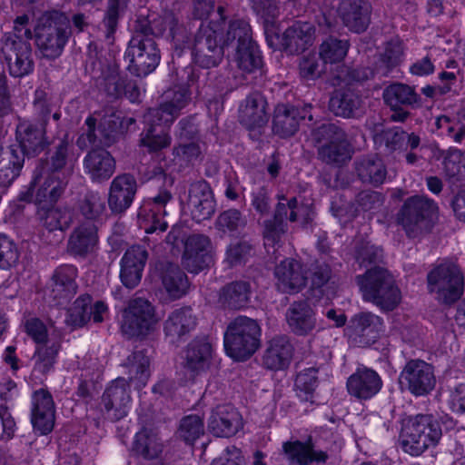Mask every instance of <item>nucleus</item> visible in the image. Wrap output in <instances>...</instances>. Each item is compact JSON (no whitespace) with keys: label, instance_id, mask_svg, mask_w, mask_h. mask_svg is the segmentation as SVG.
<instances>
[{"label":"nucleus","instance_id":"f03ea898","mask_svg":"<svg viewBox=\"0 0 465 465\" xmlns=\"http://www.w3.org/2000/svg\"><path fill=\"white\" fill-rule=\"evenodd\" d=\"M71 35L68 17L60 11L51 10L43 13L34 28L35 45L44 58H58Z\"/></svg>","mask_w":465,"mask_h":465},{"label":"nucleus","instance_id":"c85d7f7f","mask_svg":"<svg viewBox=\"0 0 465 465\" xmlns=\"http://www.w3.org/2000/svg\"><path fill=\"white\" fill-rule=\"evenodd\" d=\"M62 349V337L53 334L45 343L37 345L33 355L32 376L41 383L54 371L59 351Z\"/></svg>","mask_w":465,"mask_h":465},{"label":"nucleus","instance_id":"2f4dec72","mask_svg":"<svg viewBox=\"0 0 465 465\" xmlns=\"http://www.w3.org/2000/svg\"><path fill=\"white\" fill-rule=\"evenodd\" d=\"M147 258L143 246L134 245L126 250L120 262V279L126 288L134 289L140 283Z\"/></svg>","mask_w":465,"mask_h":465},{"label":"nucleus","instance_id":"a18cd8bd","mask_svg":"<svg viewBox=\"0 0 465 465\" xmlns=\"http://www.w3.org/2000/svg\"><path fill=\"white\" fill-rule=\"evenodd\" d=\"M351 323L353 333L362 338L365 343H373L384 331L383 320L370 312L355 314Z\"/></svg>","mask_w":465,"mask_h":465},{"label":"nucleus","instance_id":"7ed1b4c3","mask_svg":"<svg viewBox=\"0 0 465 465\" xmlns=\"http://www.w3.org/2000/svg\"><path fill=\"white\" fill-rule=\"evenodd\" d=\"M355 282L362 299L373 303L382 312H391L401 302V291L393 276L385 268L374 266L363 274L357 275Z\"/></svg>","mask_w":465,"mask_h":465},{"label":"nucleus","instance_id":"b1692460","mask_svg":"<svg viewBox=\"0 0 465 465\" xmlns=\"http://www.w3.org/2000/svg\"><path fill=\"white\" fill-rule=\"evenodd\" d=\"M188 208L197 223L210 219L215 212V200L210 184L205 180L192 183L188 191Z\"/></svg>","mask_w":465,"mask_h":465},{"label":"nucleus","instance_id":"f3484780","mask_svg":"<svg viewBox=\"0 0 465 465\" xmlns=\"http://www.w3.org/2000/svg\"><path fill=\"white\" fill-rule=\"evenodd\" d=\"M16 141L20 148H15L23 156L35 157L44 152L50 142L46 136V127L35 120L19 118L15 130Z\"/></svg>","mask_w":465,"mask_h":465},{"label":"nucleus","instance_id":"20e7f679","mask_svg":"<svg viewBox=\"0 0 465 465\" xmlns=\"http://www.w3.org/2000/svg\"><path fill=\"white\" fill-rule=\"evenodd\" d=\"M278 201L273 216L263 222V238L265 246H275L287 232V221H301L303 224L311 223L314 217L312 204L299 203L295 196L288 198L284 193L276 195Z\"/></svg>","mask_w":465,"mask_h":465},{"label":"nucleus","instance_id":"58836bf2","mask_svg":"<svg viewBox=\"0 0 465 465\" xmlns=\"http://www.w3.org/2000/svg\"><path fill=\"white\" fill-rule=\"evenodd\" d=\"M315 27L308 22L297 21L282 34L281 45L290 54H299L312 45Z\"/></svg>","mask_w":465,"mask_h":465},{"label":"nucleus","instance_id":"ea45409f","mask_svg":"<svg viewBox=\"0 0 465 465\" xmlns=\"http://www.w3.org/2000/svg\"><path fill=\"white\" fill-rule=\"evenodd\" d=\"M420 141V135L415 133L409 134L399 126L382 130L374 137L375 143L384 147V150L390 153L408 148L411 151L416 150Z\"/></svg>","mask_w":465,"mask_h":465},{"label":"nucleus","instance_id":"cd10ccee","mask_svg":"<svg viewBox=\"0 0 465 465\" xmlns=\"http://www.w3.org/2000/svg\"><path fill=\"white\" fill-rule=\"evenodd\" d=\"M32 424L41 435L50 433L54 426L55 407L52 394L39 389L32 395Z\"/></svg>","mask_w":465,"mask_h":465},{"label":"nucleus","instance_id":"8fccbe9b","mask_svg":"<svg viewBox=\"0 0 465 465\" xmlns=\"http://www.w3.org/2000/svg\"><path fill=\"white\" fill-rule=\"evenodd\" d=\"M129 1L130 0H108L104 16L99 24V31L109 45H113L114 42V34L118 27L119 19L124 14Z\"/></svg>","mask_w":465,"mask_h":465},{"label":"nucleus","instance_id":"37998d69","mask_svg":"<svg viewBox=\"0 0 465 465\" xmlns=\"http://www.w3.org/2000/svg\"><path fill=\"white\" fill-rule=\"evenodd\" d=\"M177 25V20L174 15L171 12L164 13L150 19L147 16L139 15L134 22V32L145 36L154 37L161 36L166 30H169L173 38L175 40L176 35L174 29Z\"/></svg>","mask_w":465,"mask_h":465},{"label":"nucleus","instance_id":"0eeeda50","mask_svg":"<svg viewBox=\"0 0 465 465\" xmlns=\"http://www.w3.org/2000/svg\"><path fill=\"white\" fill-rule=\"evenodd\" d=\"M427 288L439 302L453 304L464 292V276L460 266L450 261L440 262L427 274Z\"/></svg>","mask_w":465,"mask_h":465},{"label":"nucleus","instance_id":"49530a36","mask_svg":"<svg viewBox=\"0 0 465 465\" xmlns=\"http://www.w3.org/2000/svg\"><path fill=\"white\" fill-rule=\"evenodd\" d=\"M252 288L246 281H235L223 286L219 293V302L232 310H240L248 304Z\"/></svg>","mask_w":465,"mask_h":465},{"label":"nucleus","instance_id":"f704fd0d","mask_svg":"<svg viewBox=\"0 0 465 465\" xmlns=\"http://www.w3.org/2000/svg\"><path fill=\"white\" fill-rule=\"evenodd\" d=\"M293 346L286 335H276L266 342L262 357V366L272 371L287 368L293 355Z\"/></svg>","mask_w":465,"mask_h":465},{"label":"nucleus","instance_id":"4468645a","mask_svg":"<svg viewBox=\"0 0 465 465\" xmlns=\"http://www.w3.org/2000/svg\"><path fill=\"white\" fill-rule=\"evenodd\" d=\"M78 275L77 268L73 264H62L53 272L45 289V295L54 306L67 304L76 294Z\"/></svg>","mask_w":465,"mask_h":465},{"label":"nucleus","instance_id":"6ab92c4d","mask_svg":"<svg viewBox=\"0 0 465 465\" xmlns=\"http://www.w3.org/2000/svg\"><path fill=\"white\" fill-rule=\"evenodd\" d=\"M173 199V194L166 188H162L154 195L146 199L139 210V217L147 224L144 226L146 233L157 231H166L168 224L163 220L166 215L165 206Z\"/></svg>","mask_w":465,"mask_h":465},{"label":"nucleus","instance_id":"e433bc0d","mask_svg":"<svg viewBox=\"0 0 465 465\" xmlns=\"http://www.w3.org/2000/svg\"><path fill=\"white\" fill-rule=\"evenodd\" d=\"M354 172L358 179L366 184L379 187L384 183L388 170L383 159L378 154H367L357 157L353 162Z\"/></svg>","mask_w":465,"mask_h":465},{"label":"nucleus","instance_id":"a19ab883","mask_svg":"<svg viewBox=\"0 0 465 465\" xmlns=\"http://www.w3.org/2000/svg\"><path fill=\"white\" fill-rule=\"evenodd\" d=\"M85 173L93 182L101 183L108 180L115 171V161L104 149H93L84 159Z\"/></svg>","mask_w":465,"mask_h":465},{"label":"nucleus","instance_id":"7c9ffc66","mask_svg":"<svg viewBox=\"0 0 465 465\" xmlns=\"http://www.w3.org/2000/svg\"><path fill=\"white\" fill-rule=\"evenodd\" d=\"M268 103L259 92H252L246 96L239 106V121L249 130L261 129L269 121Z\"/></svg>","mask_w":465,"mask_h":465},{"label":"nucleus","instance_id":"4c0bfd02","mask_svg":"<svg viewBox=\"0 0 465 465\" xmlns=\"http://www.w3.org/2000/svg\"><path fill=\"white\" fill-rule=\"evenodd\" d=\"M38 177L36 185L38 188L35 194V203L38 205H54L63 195L67 185V182L62 179L58 173L35 171V175Z\"/></svg>","mask_w":465,"mask_h":465},{"label":"nucleus","instance_id":"a211bd4d","mask_svg":"<svg viewBox=\"0 0 465 465\" xmlns=\"http://www.w3.org/2000/svg\"><path fill=\"white\" fill-rule=\"evenodd\" d=\"M282 451L290 465L323 464L329 459L326 450L320 449L317 440L309 436L305 441L289 440L282 443Z\"/></svg>","mask_w":465,"mask_h":465},{"label":"nucleus","instance_id":"a878e982","mask_svg":"<svg viewBox=\"0 0 465 465\" xmlns=\"http://www.w3.org/2000/svg\"><path fill=\"white\" fill-rule=\"evenodd\" d=\"M382 388L381 376L372 369L358 368L346 381V389L351 397L359 401H368L379 393Z\"/></svg>","mask_w":465,"mask_h":465},{"label":"nucleus","instance_id":"13d9d810","mask_svg":"<svg viewBox=\"0 0 465 465\" xmlns=\"http://www.w3.org/2000/svg\"><path fill=\"white\" fill-rule=\"evenodd\" d=\"M77 209L87 222L96 221L106 211L105 201L97 191H87L78 201Z\"/></svg>","mask_w":465,"mask_h":465},{"label":"nucleus","instance_id":"c9c22d12","mask_svg":"<svg viewBox=\"0 0 465 465\" xmlns=\"http://www.w3.org/2000/svg\"><path fill=\"white\" fill-rule=\"evenodd\" d=\"M97 231V226L92 222L78 224L68 238L67 252L79 258H85L94 252L98 243Z\"/></svg>","mask_w":465,"mask_h":465},{"label":"nucleus","instance_id":"864d4df0","mask_svg":"<svg viewBox=\"0 0 465 465\" xmlns=\"http://www.w3.org/2000/svg\"><path fill=\"white\" fill-rule=\"evenodd\" d=\"M383 99L391 109L401 106L414 107L420 101V97L414 89L404 84H393L383 91Z\"/></svg>","mask_w":465,"mask_h":465},{"label":"nucleus","instance_id":"2eb2a0df","mask_svg":"<svg viewBox=\"0 0 465 465\" xmlns=\"http://www.w3.org/2000/svg\"><path fill=\"white\" fill-rule=\"evenodd\" d=\"M213 345L206 337H195L181 351L180 364L185 375L194 380L210 367Z\"/></svg>","mask_w":465,"mask_h":465},{"label":"nucleus","instance_id":"f8f14e48","mask_svg":"<svg viewBox=\"0 0 465 465\" xmlns=\"http://www.w3.org/2000/svg\"><path fill=\"white\" fill-rule=\"evenodd\" d=\"M215 26L202 25L194 36L193 60L203 68L217 66L223 57V34Z\"/></svg>","mask_w":465,"mask_h":465},{"label":"nucleus","instance_id":"dca6fc26","mask_svg":"<svg viewBox=\"0 0 465 465\" xmlns=\"http://www.w3.org/2000/svg\"><path fill=\"white\" fill-rule=\"evenodd\" d=\"M400 383L414 396L427 395L436 383L433 368L422 360H410L400 374Z\"/></svg>","mask_w":465,"mask_h":465},{"label":"nucleus","instance_id":"1a4fd4ad","mask_svg":"<svg viewBox=\"0 0 465 465\" xmlns=\"http://www.w3.org/2000/svg\"><path fill=\"white\" fill-rule=\"evenodd\" d=\"M158 322L153 303L145 298L134 297L122 312L121 331L129 339H144L154 331Z\"/></svg>","mask_w":465,"mask_h":465},{"label":"nucleus","instance_id":"338daca9","mask_svg":"<svg viewBox=\"0 0 465 465\" xmlns=\"http://www.w3.org/2000/svg\"><path fill=\"white\" fill-rule=\"evenodd\" d=\"M252 247L248 242L234 241L226 249L224 262L231 268L242 265L252 256Z\"/></svg>","mask_w":465,"mask_h":465},{"label":"nucleus","instance_id":"9b49d317","mask_svg":"<svg viewBox=\"0 0 465 465\" xmlns=\"http://www.w3.org/2000/svg\"><path fill=\"white\" fill-rule=\"evenodd\" d=\"M92 45H89L88 55L85 60V72L92 78L100 81L99 85L113 98L121 97L128 85H131L126 76L122 75L120 68L115 64H105L98 56L97 53L91 50Z\"/></svg>","mask_w":465,"mask_h":465},{"label":"nucleus","instance_id":"412c9836","mask_svg":"<svg viewBox=\"0 0 465 465\" xmlns=\"http://www.w3.org/2000/svg\"><path fill=\"white\" fill-rule=\"evenodd\" d=\"M102 404L108 419L117 421L124 418L131 406L130 387L127 381L118 378L104 391Z\"/></svg>","mask_w":465,"mask_h":465},{"label":"nucleus","instance_id":"e2e57ef3","mask_svg":"<svg viewBox=\"0 0 465 465\" xmlns=\"http://www.w3.org/2000/svg\"><path fill=\"white\" fill-rule=\"evenodd\" d=\"M20 249L17 243L5 233H0V269L10 270L19 262Z\"/></svg>","mask_w":465,"mask_h":465},{"label":"nucleus","instance_id":"ddd939ff","mask_svg":"<svg viewBox=\"0 0 465 465\" xmlns=\"http://www.w3.org/2000/svg\"><path fill=\"white\" fill-rule=\"evenodd\" d=\"M191 101V93L187 86L177 85L164 92L162 103L147 110V117L153 123H164L170 127L181 112Z\"/></svg>","mask_w":465,"mask_h":465},{"label":"nucleus","instance_id":"5fc2aeb1","mask_svg":"<svg viewBox=\"0 0 465 465\" xmlns=\"http://www.w3.org/2000/svg\"><path fill=\"white\" fill-rule=\"evenodd\" d=\"M128 369L130 381H135L136 386L144 387L150 377V359L145 350L135 351L130 354L124 363Z\"/></svg>","mask_w":465,"mask_h":465},{"label":"nucleus","instance_id":"39448f33","mask_svg":"<svg viewBox=\"0 0 465 465\" xmlns=\"http://www.w3.org/2000/svg\"><path fill=\"white\" fill-rule=\"evenodd\" d=\"M436 203L424 196L409 197L397 213L396 221L410 238L430 232L438 218Z\"/></svg>","mask_w":465,"mask_h":465},{"label":"nucleus","instance_id":"c756f323","mask_svg":"<svg viewBox=\"0 0 465 465\" xmlns=\"http://www.w3.org/2000/svg\"><path fill=\"white\" fill-rule=\"evenodd\" d=\"M242 428L239 411L231 404L216 406L208 420V429L216 437H232Z\"/></svg>","mask_w":465,"mask_h":465},{"label":"nucleus","instance_id":"774afa93","mask_svg":"<svg viewBox=\"0 0 465 465\" xmlns=\"http://www.w3.org/2000/svg\"><path fill=\"white\" fill-rule=\"evenodd\" d=\"M172 154L177 164L186 166L200 158L202 150L195 142H179L173 146Z\"/></svg>","mask_w":465,"mask_h":465},{"label":"nucleus","instance_id":"69168bd1","mask_svg":"<svg viewBox=\"0 0 465 465\" xmlns=\"http://www.w3.org/2000/svg\"><path fill=\"white\" fill-rule=\"evenodd\" d=\"M252 41V30L247 21L233 19L230 22L224 45H230L235 42L236 45H242Z\"/></svg>","mask_w":465,"mask_h":465},{"label":"nucleus","instance_id":"bf43d9fd","mask_svg":"<svg viewBox=\"0 0 465 465\" xmlns=\"http://www.w3.org/2000/svg\"><path fill=\"white\" fill-rule=\"evenodd\" d=\"M349 46L350 44L347 40L330 36L322 43L319 54L325 64L340 63L346 56Z\"/></svg>","mask_w":465,"mask_h":465},{"label":"nucleus","instance_id":"c03bdc74","mask_svg":"<svg viewBox=\"0 0 465 465\" xmlns=\"http://www.w3.org/2000/svg\"><path fill=\"white\" fill-rule=\"evenodd\" d=\"M145 128L141 134L140 145L145 147L149 153H158L168 148L172 143V137L164 123H153L144 114Z\"/></svg>","mask_w":465,"mask_h":465},{"label":"nucleus","instance_id":"72a5a7b5","mask_svg":"<svg viewBox=\"0 0 465 465\" xmlns=\"http://www.w3.org/2000/svg\"><path fill=\"white\" fill-rule=\"evenodd\" d=\"M274 275L277 288L287 293L300 292L307 282L306 271L295 259L288 258L275 266Z\"/></svg>","mask_w":465,"mask_h":465},{"label":"nucleus","instance_id":"9d476101","mask_svg":"<svg viewBox=\"0 0 465 465\" xmlns=\"http://www.w3.org/2000/svg\"><path fill=\"white\" fill-rule=\"evenodd\" d=\"M160 50L151 36L134 32L124 53L127 70L137 77L146 76L158 66Z\"/></svg>","mask_w":465,"mask_h":465},{"label":"nucleus","instance_id":"0e129e2a","mask_svg":"<svg viewBox=\"0 0 465 465\" xmlns=\"http://www.w3.org/2000/svg\"><path fill=\"white\" fill-rule=\"evenodd\" d=\"M383 252L380 247L370 242H357L354 250V259L361 268L376 264L382 260Z\"/></svg>","mask_w":465,"mask_h":465},{"label":"nucleus","instance_id":"bb28decb","mask_svg":"<svg viewBox=\"0 0 465 465\" xmlns=\"http://www.w3.org/2000/svg\"><path fill=\"white\" fill-rule=\"evenodd\" d=\"M197 326V317L193 309L184 306L173 310L163 322V333L169 342L183 341Z\"/></svg>","mask_w":465,"mask_h":465},{"label":"nucleus","instance_id":"052dcab7","mask_svg":"<svg viewBox=\"0 0 465 465\" xmlns=\"http://www.w3.org/2000/svg\"><path fill=\"white\" fill-rule=\"evenodd\" d=\"M34 33L30 27V16L26 14L16 16L11 32L5 33L2 38V45L30 43Z\"/></svg>","mask_w":465,"mask_h":465},{"label":"nucleus","instance_id":"4be33fe9","mask_svg":"<svg viewBox=\"0 0 465 465\" xmlns=\"http://www.w3.org/2000/svg\"><path fill=\"white\" fill-rule=\"evenodd\" d=\"M92 301L88 294L79 296L69 309L65 323L75 329L83 327L91 320L95 323L104 322V315L108 312L107 305L102 301L92 304Z\"/></svg>","mask_w":465,"mask_h":465},{"label":"nucleus","instance_id":"79ce46f5","mask_svg":"<svg viewBox=\"0 0 465 465\" xmlns=\"http://www.w3.org/2000/svg\"><path fill=\"white\" fill-rule=\"evenodd\" d=\"M291 331L298 336L310 334L316 327L315 313L306 301L294 302L286 312Z\"/></svg>","mask_w":465,"mask_h":465},{"label":"nucleus","instance_id":"f257e3e1","mask_svg":"<svg viewBox=\"0 0 465 465\" xmlns=\"http://www.w3.org/2000/svg\"><path fill=\"white\" fill-rule=\"evenodd\" d=\"M441 436V426L432 415L418 414L402 420L399 444L405 453L418 457L435 448Z\"/></svg>","mask_w":465,"mask_h":465},{"label":"nucleus","instance_id":"423d86ee","mask_svg":"<svg viewBox=\"0 0 465 465\" xmlns=\"http://www.w3.org/2000/svg\"><path fill=\"white\" fill-rule=\"evenodd\" d=\"M261 327L258 322L246 316L236 317L224 333V349L231 358L245 361L260 347Z\"/></svg>","mask_w":465,"mask_h":465},{"label":"nucleus","instance_id":"4d7b16f0","mask_svg":"<svg viewBox=\"0 0 465 465\" xmlns=\"http://www.w3.org/2000/svg\"><path fill=\"white\" fill-rule=\"evenodd\" d=\"M318 370L307 368L300 371L295 378L294 391L296 396L305 402L313 403L315 391L318 387Z\"/></svg>","mask_w":465,"mask_h":465},{"label":"nucleus","instance_id":"09e8293b","mask_svg":"<svg viewBox=\"0 0 465 465\" xmlns=\"http://www.w3.org/2000/svg\"><path fill=\"white\" fill-rule=\"evenodd\" d=\"M162 282L173 299H179L185 295L190 288L187 275L174 263L167 262L163 268Z\"/></svg>","mask_w":465,"mask_h":465},{"label":"nucleus","instance_id":"aec40b11","mask_svg":"<svg viewBox=\"0 0 465 465\" xmlns=\"http://www.w3.org/2000/svg\"><path fill=\"white\" fill-rule=\"evenodd\" d=\"M137 187L135 178L129 173L119 174L113 179L107 196L108 208L113 215H122L131 207Z\"/></svg>","mask_w":465,"mask_h":465},{"label":"nucleus","instance_id":"3c124183","mask_svg":"<svg viewBox=\"0 0 465 465\" xmlns=\"http://www.w3.org/2000/svg\"><path fill=\"white\" fill-rule=\"evenodd\" d=\"M162 450L163 447L157 436L148 429H143L135 434L130 450L133 456L148 460L157 459Z\"/></svg>","mask_w":465,"mask_h":465},{"label":"nucleus","instance_id":"473e14b6","mask_svg":"<svg viewBox=\"0 0 465 465\" xmlns=\"http://www.w3.org/2000/svg\"><path fill=\"white\" fill-rule=\"evenodd\" d=\"M2 53L12 76L24 77L34 71L35 63L30 43L2 45Z\"/></svg>","mask_w":465,"mask_h":465},{"label":"nucleus","instance_id":"6e6d98bb","mask_svg":"<svg viewBox=\"0 0 465 465\" xmlns=\"http://www.w3.org/2000/svg\"><path fill=\"white\" fill-rule=\"evenodd\" d=\"M234 60L239 69L246 73L254 72L262 64L261 51L254 41L236 45Z\"/></svg>","mask_w":465,"mask_h":465},{"label":"nucleus","instance_id":"393cba45","mask_svg":"<svg viewBox=\"0 0 465 465\" xmlns=\"http://www.w3.org/2000/svg\"><path fill=\"white\" fill-rule=\"evenodd\" d=\"M311 108V105L298 108L290 104H278L272 118L273 133L282 138L292 136L299 130L302 120L306 117L312 120V117L309 114Z\"/></svg>","mask_w":465,"mask_h":465},{"label":"nucleus","instance_id":"5701e85b","mask_svg":"<svg viewBox=\"0 0 465 465\" xmlns=\"http://www.w3.org/2000/svg\"><path fill=\"white\" fill-rule=\"evenodd\" d=\"M371 12V5L366 0H342L338 6V15L342 25L356 34H361L368 29Z\"/></svg>","mask_w":465,"mask_h":465},{"label":"nucleus","instance_id":"603ef678","mask_svg":"<svg viewBox=\"0 0 465 465\" xmlns=\"http://www.w3.org/2000/svg\"><path fill=\"white\" fill-rule=\"evenodd\" d=\"M37 215L42 225L49 232L64 231L71 223V215L66 208L54 205H38Z\"/></svg>","mask_w":465,"mask_h":465},{"label":"nucleus","instance_id":"6e6552de","mask_svg":"<svg viewBox=\"0 0 465 465\" xmlns=\"http://www.w3.org/2000/svg\"><path fill=\"white\" fill-rule=\"evenodd\" d=\"M313 139L322 143L317 148L318 159L340 167L351 158V149L346 133L335 124H322L312 133Z\"/></svg>","mask_w":465,"mask_h":465},{"label":"nucleus","instance_id":"680f3d73","mask_svg":"<svg viewBox=\"0 0 465 465\" xmlns=\"http://www.w3.org/2000/svg\"><path fill=\"white\" fill-rule=\"evenodd\" d=\"M177 433L187 444H193L204 433L203 420L196 414L183 417L180 421Z\"/></svg>","mask_w":465,"mask_h":465},{"label":"nucleus","instance_id":"de8ad7c7","mask_svg":"<svg viewBox=\"0 0 465 465\" xmlns=\"http://www.w3.org/2000/svg\"><path fill=\"white\" fill-rule=\"evenodd\" d=\"M360 105L361 97L351 88L336 89L329 102L330 110L344 118L353 117Z\"/></svg>","mask_w":465,"mask_h":465}]
</instances>
